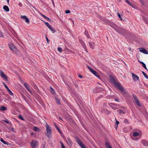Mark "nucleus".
I'll return each instance as SVG.
<instances>
[{
	"instance_id": "nucleus-10",
	"label": "nucleus",
	"mask_w": 148,
	"mask_h": 148,
	"mask_svg": "<svg viewBox=\"0 0 148 148\" xmlns=\"http://www.w3.org/2000/svg\"><path fill=\"white\" fill-rule=\"evenodd\" d=\"M23 84L24 86L26 88L27 90L31 94H32L31 91L30 89H29V85L26 83H23Z\"/></svg>"
},
{
	"instance_id": "nucleus-11",
	"label": "nucleus",
	"mask_w": 148,
	"mask_h": 148,
	"mask_svg": "<svg viewBox=\"0 0 148 148\" xmlns=\"http://www.w3.org/2000/svg\"><path fill=\"white\" fill-rule=\"evenodd\" d=\"M0 74L1 76L4 79L5 81H8V77L6 75L4 74L3 72L1 71L0 73Z\"/></svg>"
},
{
	"instance_id": "nucleus-52",
	"label": "nucleus",
	"mask_w": 148,
	"mask_h": 148,
	"mask_svg": "<svg viewBox=\"0 0 148 148\" xmlns=\"http://www.w3.org/2000/svg\"><path fill=\"white\" fill-rule=\"evenodd\" d=\"M51 1H52V4H53L54 7H55V6L53 0H51Z\"/></svg>"
},
{
	"instance_id": "nucleus-56",
	"label": "nucleus",
	"mask_w": 148,
	"mask_h": 148,
	"mask_svg": "<svg viewBox=\"0 0 148 148\" xmlns=\"http://www.w3.org/2000/svg\"><path fill=\"white\" fill-rule=\"evenodd\" d=\"M59 119H60V120H61L62 121H63V119H62V118L61 117H59Z\"/></svg>"
},
{
	"instance_id": "nucleus-48",
	"label": "nucleus",
	"mask_w": 148,
	"mask_h": 148,
	"mask_svg": "<svg viewBox=\"0 0 148 148\" xmlns=\"http://www.w3.org/2000/svg\"><path fill=\"white\" fill-rule=\"evenodd\" d=\"M45 38H46V39L47 40V42L48 43H49V39L48 38H47V36H46Z\"/></svg>"
},
{
	"instance_id": "nucleus-26",
	"label": "nucleus",
	"mask_w": 148,
	"mask_h": 148,
	"mask_svg": "<svg viewBox=\"0 0 148 148\" xmlns=\"http://www.w3.org/2000/svg\"><path fill=\"white\" fill-rule=\"evenodd\" d=\"M33 130L34 131H38L40 129L37 127H33Z\"/></svg>"
},
{
	"instance_id": "nucleus-19",
	"label": "nucleus",
	"mask_w": 148,
	"mask_h": 148,
	"mask_svg": "<svg viewBox=\"0 0 148 148\" xmlns=\"http://www.w3.org/2000/svg\"><path fill=\"white\" fill-rule=\"evenodd\" d=\"M110 105V106L111 108H112L113 110H116L119 108V107H117V106H119V105L117 106H113L110 105Z\"/></svg>"
},
{
	"instance_id": "nucleus-42",
	"label": "nucleus",
	"mask_w": 148,
	"mask_h": 148,
	"mask_svg": "<svg viewBox=\"0 0 148 148\" xmlns=\"http://www.w3.org/2000/svg\"><path fill=\"white\" fill-rule=\"evenodd\" d=\"M119 121H116V124L117 125V126L116 127V128L117 127V126L118 125V124H119Z\"/></svg>"
},
{
	"instance_id": "nucleus-2",
	"label": "nucleus",
	"mask_w": 148,
	"mask_h": 148,
	"mask_svg": "<svg viewBox=\"0 0 148 148\" xmlns=\"http://www.w3.org/2000/svg\"><path fill=\"white\" fill-rule=\"evenodd\" d=\"M115 30L119 33L123 35H125L127 34V32L126 29L121 27H117Z\"/></svg>"
},
{
	"instance_id": "nucleus-46",
	"label": "nucleus",
	"mask_w": 148,
	"mask_h": 148,
	"mask_svg": "<svg viewBox=\"0 0 148 148\" xmlns=\"http://www.w3.org/2000/svg\"><path fill=\"white\" fill-rule=\"evenodd\" d=\"M124 122L128 123V120L127 119H125L124 121Z\"/></svg>"
},
{
	"instance_id": "nucleus-28",
	"label": "nucleus",
	"mask_w": 148,
	"mask_h": 148,
	"mask_svg": "<svg viewBox=\"0 0 148 148\" xmlns=\"http://www.w3.org/2000/svg\"><path fill=\"white\" fill-rule=\"evenodd\" d=\"M60 143L61 145V147L62 148H66V147L64 145L62 141H60Z\"/></svg>"
},
{
	"instance_id": "nucleus-47",
	"label": "nucleus",
	"mask_w": 148,
	"mask_h": 148,
	"mask_svg": "<svg viewBox=\"0 0 148 148\" xmlns=\"http://www.w3.org/2000/svg\"><path fill=\"white\" fill-rule=\"evenodd\" d=\"M81 44L82 45V44H83L84 43V42L82 40H79Z\"/></svg>"
},
{
	"instance_id": "nucleus-8",
	"label": "nucleus",
	"mask_w": 148,
	"mask_h": 148,
	"mask_svg": "<svg viewBox=\"0 0 148 148\" xmlns=\"http://www.w3.org/2000/svg\"><path fill=\"white\" fill-rule=\"evenodd\" d=\"M134 99L135 102L139 106H141V104L138 99L134 94L132 95Z\"/></svg>"
},
{
	"instance_id": "nucleus-36",
	"label": "nucleus",
	"mask_w": 148,
	"mask_h": 148,
	"mask_svg": "<svg viewBox=\"0 0 148 148\" xmlns=\"http://www.w3.org/2000/svg\"><path fill=\"white\" fill-rule=\"evenodd\" d=\"M117 14H118V16L119 18L122 21V18L120 14L119 13H118Z\"/></svg>"
},
{
	"instance_id": "nucleus-4",
	"label": "nucleus",
	"mask_w": 148,
	"mask_h": 148,
	"mask_svg": "<svg viewBox=\"0 0 148 148\" xmlns=\"http://www.w3.org/2000/svg\"><path fill=\"white\" fill-rule=\"evenodd\" d=\"M88 69L95 76L100 79L101 77L98 73L95 71L94 70L92 69L88 66H87Z\"/></svg>"
},
{
	"instance_id": "nucleus-54",
	"label": "nucleus",
	"mask_w": 148,
	"mask_h": 148,
	"mask_svg": "<svg viewBox=\"0 0 148 148\" xmlns=\"http://www.w3.org/2000/svg\"><path fill=\"white\" fill-rule=\"evenodd\" d=\"M115 101H116L119 102V100L117 99L116 98L115 99Z\"/></svg>"
},
{
	"instance_id": "nucleus-3",
	"label": "nucleus",
	"mask_w": 148,
	"mask_h": 148,
	"mask_svg": "<svg viewBox=\"0 0 148 148\" xmlns=\"http://www.w3.org/2000/svg\"><path fill=\"white\" fill-rule=\"evenodd\" d=\"M46 127L47 131V135L46 136L49 138H50L51 136L52 131L51 127L48 124L46 125Z\"/></svg>"
},
{
	"instance_id": "nucleus-24",
	"label": "nucleus",
	"mask_w": 148,
	"mask_h": 148,
	"mask_svg": "<svg viewBox=\"0 0 148 148\" xmlns=\"http://www.w3.org/2000/svg\"><path fill=\"white\" fill-rule=\"evenodd\" d=\"M117 111L120 114H121L122 113L123 114H124L125 113V112L122 110H117Z\"/></svg>"
},
{
	"instance_id": "nucleus-5",
	"label": "nucleus",
	"mask_w": 148,
	"mask_h": 148,
	"mask_svg": "<svg viewBox=\"0 0 148 148\" xmlns=\"http://www.w3.org/2000/svg\"><path fill=\"white\" fill-rule=\"evenodd\" d=\"M9 48L14 53H16L18 51V50L16 49L15 46L12 43H10L9 44Z\"/></svg>"
},
{
	"instance_id": "nucleus-34",
	"label": "nucleus",
	"mask_w": 148,
	"mask_h": 148,
	"mask_svg": "<svg viewBox=\"0 0 148 148\" xmlns=\"http://www.w3.org/2000/svg\"><path fill=\"white\" fill-rule=\"evenodd\" d=\"M27 17L26 16H21V18L22 19H25L26 18H27Z\"/></svg>"
},
{
	"instance_id": "nucleus-27",
	"label": "nucleus",
	"mask_w": 148,
	"mask_h": 148,
	"mask_svg": "<svg viewBox=\"0 0 148 148\" xmlns=\"http://www.w3.org/2000/svg\"><path fill=\"white\" fill-rule=\"evenodd\" d=\"M50 92L53 93V94H54L55 93V91H54V90L51 87H50Z\"/></svg>"
},
{
	"instance_id": "nucleus-39",
	"label": "nucleus",
	"mask_w": 148,
	"mask_h": 148,
	"mask_svg": "<svg viewBox=\"0 0 148 148\" xmlns=\"http://www.w3.org/2000/svg\"><path fill=\"white\" fill-rule=\"evenodd\" d=\"M40 15L42 16L43 17H44L46 19V18H47V17L45 16L44 15H43V14H42V13H40Z\"/></svg>"
},
{
	"instance_id": "nucleus-6",
	"label": "nucleus",
	"mask_w": 148,
	"mask_h": 148,
	"mask_svg": "<svg viewBox=\"0 0 148 148\" xmlns=\"http://www.w3.org/2000/svg\"><path fill=\"white\" fill-rule=\"evenodd\" d=\"M76 140L77 142L82 148H86L85 146L84 145L81 140L77 137L76 138Z\"/></svg>"
},
{
	"instance_id": "nucleus-50",
	"label": "nucleus",
	"mask_w": 148,
	"mask_h": 148,
	"mask_svg": "<svg viewBox=\"0 0 148 148\" xmlns=\"http://www.w3.org/2000/svg\"><path fill=\"white\" fill-rule=\"evenodd\" d=\"M4 121L8 124L9 123V122L7 120H5V121Z\"/></svg>"
},
{
	"instance_id": "nucleus-29",
	"label": "nucleus",
	"mask_w": 148,
	"mask_h": 148,
	"mask_svg": "<svg viewBox=\"0 0 148 148\" xmlns=\"http://www.w3.org/2000/svg\"><path fill=\"white\" fill-rule=\"evenodd\" d=\"M50 27H48L54 33L55 32V29L51 27V26H50Z\"/></svg>"
},
{
	"instance_id": "nucleus-1",
	"label": "nucleus",
	"mask_w": 148,
	"mask_h": 148,
	"mask_svg": "<svg viewBox=\"0 0 148 148\" xmlns=\"http://www.w3.org/2000/svg\"><path fill=\"white\" fill-rule=\"evenodd\" d=\"M109 77L111 83L117 87L125 96H127V94L121 84L119 82H117L115 78L112 76L110 75Z\"/></svg>"
},
{
	"instance_id": "nucleus-35",
	"label": "nucleus",
	"mask_w": 148,
	"mask_h": 148,
	"mask_svg": "<svg viewBox=\"0 0 148 148\" xmlns=\"http://www.w3.org/2000/svg\"><path fill=\"white\" fill-rule=\"evenodd\" d=\"M25 22L29 23V19L27 17L26 18V19H25Z\"/></svg>"
},
{
	"instance_id": "nucleus-15",
	"label": "nucleus",
	"mask_w": 148,
	"mask_h": 148,
	"mask_svg": "<svg viewBox=\"0 0 148 148\" xmlns=\"http://www.w3.org/2000/svg\"><path fill=\"white\" fill-rule=\"evenodd\" d=\"M105 145L106 148H112V147L110 145V144L107 142H105Z\"/></svg>"
},
{
	"instance_id": "nucleus-45",
	"label": "nucleus",
	"mask_w": 148,
	"mask_h": 148,
	"mask_svg": "<svg viewBox=\"0 0 148 148\" xmlns=\"http://www.w3.org/2000/svg\"><path fill=\"white\" fill-rule=\"evenodd\" d=\"M125 1L129 5H130V3L128 0H125Z\"/></svg>"
},
{
	"instance_id": "nucleus-59",
	"label": "nucleus",
	"mask_w": 148,
	"mask_h": 148,
	"mask_svg": "<svg viewBox=\"0 0 148 148\" xmlns=\"http://www.w3.org/2000/svg\"><path fill=\"white\" fill-rule=\"evenodd\" d=\"M103 96V95H101L99 96V97H102Z\"/></svg>"
},
{
	"instance_id": "nucleus-32",
	"label": "nucleus",
	"mask_w": 148,
	"mask_h": 148,
	"mask_svg": "<svg viewBox=\"0 0 148 148\" xmlns=\"http://www.w3.org/2000/svg\"><path fill=\"white\" fill-rule=\"evenodd\" d=\"M44 23L45 24V25H46V26H47L48 27H50V25H49V24L48 22L44 21Z\"/></svg>"
},
{
	"instance_id": "nucleus-62",
	"label": "nucleus",
	"mask_w": 148,
	"mask_h": 148,
	"mask_svg": "<svg viewBox=\"0 0 148 148\" xmlns=\"http://www.w3.org/2000/svg\"><path fill=\"white\" fill-rule=\"evenodd\" d=\"M144 64V63L143 62L141 64H142V65H143V64Z\"/></svg>"
},
{
	"instance_id": "nucleus-31",
	"label": "nucleus",
	"mask_w": 148,
	"mask_h": 148,
	"mask_svg": "<svg viewBox=\"0 0 148 148\" xmlns=\"http://www.w3.org/2000/svg\"><path fill=\"white\" fill-rule=\"evenodd\" d=\"M89 46L92 49H94V47L93 46L92 44V43L89 42Z\"/></svg>"
},
{
	"instance_id": "nucleus-37",
	"label": "nucleus",
	"mask_w": 148,
	"mask_h": 148,
	"mask_svg": "<svg viewBox=\"0 0 148 148\" xmlns=\"http://www.w3.org/2000/svg\"><path fill=\"white\" fill-rule=\"evenodd\" d=\"M71 12V11L69 10H66L65 13L66 14H69Z\"/></svg>"
},
{
	"instance_id": "nucleus-44",
	"label": "nucleus",
	"mask_w": 148,
	"mask_h": 148,
	"mask_svg": "<svg viewBox=\"0 0 148 148\" xmlns=\"http://www.w3.org/2000/svg\"><path fill=\"white\" fill-rule=\"evenodd\" d=\"M140 2L143 5L144 4V3L143 0H139Z\"/></svg>"
},
{
	"instance_id": "nucleus-40",
	"label": "nucleus",
	"mask_w": 148,
	"mask_h": 148,
	"mask_svg": "<svg viewBox=\"0 0 148 148\" xmlns=\"http://www.w3.org/2000/svg\"><path fill=\"white\" fill-rule=\"evenodd\" d=\"M18 117L19 119H21L22 120H24L23 119V118L22 116L21 115H19V116Z\"/></svg>"
},
{
	"instance_id": "nucleus-7",
	"label": "nucleus",
	"mask_w": 148,
	"mask_h": 148,
	"mask_svg": "<svg viewBox=\"0 0 148 148\" xmlns=\"http://www.w3.org/2000/svg\"><path fill=\"white\" fill-rule=\"evenodd\" d=\"M30 145L32 148H36V146L38 145V142L37 140H33L30 143Z\"/></svg>"
},
{
	"instance_id": "nucleus-21",
	"label": "nucleus",
	"mask_w": 148,
	"mask_h": 148,
	"mask_svg": "<svg viewBox=\"0 0 148 148\" xmlns=\"http://www.w3.org/2000/svg\"><path fill=\"white\" fill-rule=\"evenodd\" d=\"M84 34L88 38H90V36L88 34V33L87 30H85Z\"/></svg>"
},
{
	"instance_id": "nucleus-64",
	"label": "nucleus",
	"mask_w": 148,
	"mask_h": 148,
	"mask_svg": "<svg viewBox=\"0 0 148 148\" xmlns=\"http://www.w3.org/2000/svg\"><path fill=\"white\" fill-rule=\"evenodd\" d=\"M146 86L148 88V85H147Z\"/></svg>"
},
{
	"instance_id": "nucleus-63",
	"label": "nucleus",
	"mask_w": 148,
	"mask_h": 148,
	"mask_svg": "<svg viewBox=\"0 0 148 148\" xmlns=\"http://www.w3.org/2000/svg\"><path fill=\"white\" fill-rule=\"evenodd\" d=\"M144 84L145 86H146V85H147L145 83H144Z\"/></svg>"
},
{
	"instance_id": "nucleus-25",
	"label": "nucleus",
	"mask_w": 148,
	"mask_h": 148,
	"mask_svg": "<svg viewBox=\"0 0 148 148\" xmlns=\"http://www.w3.org/2000/svg\"><path fill=\"white\" fill-rule=\"evenodd\" d=\"M55 125L56 128L58 130L59 132L61 134H62V132L60 131L59 127L55 124Z\"/></svg>"
},
{
	"instance_id": "nucleus-18",
	"label": "nucleus",
	"mask_w": 148,
	"mask_h": 148,
	"mask_svg": "<svg viewBox=\"0 0 148 148\" xmlns=\"http://www.w3.org/2000/svg\"><path fill=\"white\" fill-rule=\"evenodd\" d=\"M1 141L4 144L8 145L9 143L8 142H6L2 138H1Z\"/></svg>"
},
{
	"instance_id": "nucleus-53",
	"label": "nucleus",
	"mask_w": 148,
	"mask_h": 148,
	"mask_svg": "<svg viewBox=\"0 0 148 148\" xmlns=\"http://www.w3.org/2000/svg\"><path fill=\"white\" fill-rule=\"evenodd\" d=\"M79 77L81 78H82V76L81 75L79 74Z\"/></svg>"
},
{
	"instance_id": "nucleus-33",
	"label": "nucleus",
	"mask_w": 148,
	"mask_h": 148,
	"mask_svg": "<svg viewBox=\"0 0 148 148\" xmlns=\"http://www.w3.org/2000/svg\"><path fill=\"white\" fill-rule=\"evenodd\" d=\"M0 37L4 38V35L3 34L2 32L1 31H0Z\"/></svg>"
},
{
	"instance_id": "nucleus-9",
	"label": "nucleus",
	"mask_w": 148,
	"mask_h": 148,
	"mask_svg": "<svg viewBox=\"0 0 148 148\" xmlns=\"http://www.w3.org/2000/svg\"><path fill=\"white\" fill-rule=\"evenodd\" d=\"M131 74L132 75V77L134 81H136V79L138 81H139V77L137 75L132 73H131Z\"/></svg>"
},
{
	"instance_id": "nucleus-41",
	"label": "nucleus",
	"mask_w": 148,
	"mask_h": 148,
	"mask_svg": "<svg viewBox=\"0 0 148 148\" xmlns=\"http://www.w3.org/2000/svg\"><path fill=\"white\" fill-rule=\"evenodd\" d=\"M130 5L131 6H132L133 8H135V5L131 3H130V5Z\"/></svg>"
},
{
	"instance_id": "nucleus-23",
	"label": "nucleus",
	"mask_w": 148,
	"mask_h": 148,
	"mask_svg": "<svg viewBox=\"0 0 148 148\" xmlns=\"http://www.w3.org/2000/svg\"><path fill=\"white\" fill-rule=\"evenodd\" d=\"M55 98L56 101V103H57L58 105L60 104V100H59V99H58V98H57L56 97H55Z\"/></svg>"
},
{
	"instance_id": "nucleus-49",
	"label": "nucleus",
	"mask_w": 148,
	"mask_h": 148,
	"mask_svg": "<svg viewBox=\"0 0 148 148\" xmlns=\"http://www.w3.org/2000/svg\"><path fill=\"white\" fill-rule=\"evenodd\" d=\"M75 86L76 88H78V87H79V86H78V85L76 83H75Z\"/></svg>"
},
{
	"instance_id": "nucleus-12",
	"label": "nucleus",
	"mask_w": 148,
	"mask_h": 148,
	"mask_svg": "<svg viewBox=\"0 0 148 148\" xmlns=\"http://www.w3.org/2000/svg\"><path fill=\"white\" fill-rule=\"evenodd\" d=\"M139 49L140 51L141 52L146 54H148V51L146 49L143 48H140Z\"/></svg>"
},
{
	"instance_id": "nucleus-60",
	"label": "nucleus",
	"mask_w": 148,
	"mask_h": 148,
	"mask_svg": "<svg viewBox=\"0 0 148 148\" xmlns=\"http://www.w3.org/2000/svg\"><path fill=\"white\" fill-rule=\"evenodd\" d=\"M9 0H7V2L9 3Z\"/></svg>"
},
{
	"instance_id": "nucleus-14",
	"label": "nucleus",
	"mask_w": 148,
	"mask_h": 148,
	"mask_svg": "<svg viewBox=\"0 0 148 148\" xmlns=\"http://www.w3.org/2000/svg\"><path fill=\"white\" fill-rule=\"evenodd\" d=\"M5 88L9 92V94L11 95H13V93L11 91V90L4 83Z\"/></svg>"
},
{
	"instance_id": "nucleus-20",
	"label": "nucleus",
	"mask_w": 148,
	"mask_h": 148,
	"mask_svg": "<svg viewBox=\"0 0 148 148\" xmlns=\"http://www.w3.org/2000/svg\"><path fill=\"white\" fill-rule=\"evenodd\" d=\"M7 109V108L6 107L4 106H2L0 108V110L2 111H4L6 110Z\"/></svg>"
},
{
	"instance_id": "nucleus-57",
	"label": "nucleus",
	"mask_w": 148,
	"mask_h": 148,
	"mask_svg": "<svg viewBox=\"0 0 148 148\" xmlns=\"http://www.w3.org/2000/svg\"><path fill=\"white\" fill-rule=\"evenodd\" d=\"M145 21H146V23L148 25V21L147 20H145Z\"/></svg>"
},
{
	"instance_id": "nucleus-22",
	"label": "nucleus",
	"mask_w": 148,
	"mask_h": 148,
	"mask_svg": "<svg viewBox=\"0 0 148 148\" xmlns=\"http://www.w3.org/2000/svg\"><path fill=\"white\" fill-rule=\"evenodd\" d=\"M140 135V134L137 132H134L133 133V136H139Z\"/></svg>"
},
{
	"instance_id": "nucleus-16",
	"label": "nucleus",
	"mask_w": 148,
	"mask_h": 148,
	"mask_svg": "<svg viewBox=\"0 0 148 148\" xmlns=\"http://www.w3.org/2000/svg\"><path fill=\"white\" fill-rule=\"evenodd\" d=\"M142 142L143 144L145 146H147L148 145V142L145 140H143L142 141Z\"/></svg>"
},
{
	"instance_id": "nucleus-30",
	"label": "nucleus",
	"mask_w": 148,
	"mask_h": 148,
	"mask_svg": "<svg viewBox=\"0 0 148 148\" xmlns=\"http://www.w3.org/2000/svg\"><path fill=\"white\" fill-rule=\"evenodd\" d=\"M142 73L145 77L148 79V76H147V75L144 71H142Z\"/></svg>"
},
{
	"instance_id": "nucleus-61",
	"label": "nucleus",
	"mask_w": 148,
	"mask_h": 148,
	"mask_svg": "<svg viewBox=\"0 0 148 148\" xmlns=\"http://www.w3.org/2000/svg\"><path fill=\"white\" fill-rule=\"evenodd\" d=\"M110 104L112 105H114V104L113 103H110Z\"/></svg>"
},
{
	"instance_id": "nucleus-51",
	"label": "nucleus",
	"mask_w": 148,
	"mask_h": 148,
	"mask_svg": "<svg viewBox=\"0 0 148 148\" xmlns=\"http://www.w3.org/2000/svg\"><path fill=\"white\" fill-rule=\"evenodd\" d=\"M21 95L22 96V97L24 99V98L25 97V96L23 94H21Z\"/></svg>"
},
{
	"instance_id": "nucleus-58",
	"label": "nucleus",
	"mask_w": 148,
	"mask_h": 148,
	"mask_svg": "<svg viewBox=\"0 0 148 148\" xmlns=\"http://www.w3.org/2000/svg\"><path fill=\"white\" fill-rule=\"evenodd\" d=\"M138 61H139V62L140 63V64H142V63L143 62L142 61H140L139 60H138Z\"/></svg>"
},
{
	"instance_id": "nucleus-38",
	"label": "nucleus",
	"mask_w": 148,
	"mask_h": 148,
	"mask_svg": "<svg viewBox=\"0 0 148 148\" xmlns=\"http://www.w3.org/2000/svg\"><path fill=\"white\" fill-rule=\"evenodd\" d=\"M142 66L143 67H144L145 69L147 70L146 65L145 63L143 64Z\"/></svg>"
},
{
	"instance_id": "nucleus-43",
	"label": "nucleus",
	"mask_w": 148,
	"mask_h": 148,
	"mask_svg": "<svg viewBox=\"0 0 148 148\" xmlns=\"http://www.w3.org/2000/svg\"><path fill=\"white\" fill-rule=\"evenodd\" d=\"M58 50L59 51V52H61L62 51V49L60 47H58Z\"/></svg>"
},
{
	"instance_id": "nucleus-55",
	"label": "nucleus",
	"mask_w": 148,
	"mask_h": 148,
	"mask_svg": "<svg viewBox=\"0 0 148 148\" xmlns=\"http://www.w3.org/2000/svg\"><path fill=\"white\" fill-rule=\"evenodd\" d=\"M46 19L48 20L49 21H51V20L49 18L47 17V18H46Z\"/></svg>"
},
{
	"instance_id": "nucleus-17",
	"label": "nucleus",
	"mask_w": 148,
	"mask_h": 148,
	"mask_svg": "<svg viewBox=\"0 0 148 148\" xmlns=\"http://www.w3.org/2000/svg\"><path fill=\"white\" fill-rule=\"evenodd\" d=\"M3 9L7 12H8L9 11V9L7 5H4L3 7Z\"/></svg>"
},
{
	"instance_id": "nucleus-13",
	"label": "nucleus",
	"mask_w": 148,
	"mask_h": 148,
	"mask_svg": "<svg viewBox=\"0 0 148 148\" xmlns=\"http://www.w3.org/2000/svg\"><path fill=\"white\" fill-rule=\"evenodd\" d=\"M66 142L67 144L70 147H71L72 146V142L70 140L69 138H67V140H66Z\"/></svg>"
}]
</instances>
